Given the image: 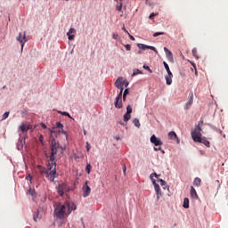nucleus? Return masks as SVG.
Segmentation results:
<instances>
[{
    "label": "nucleus",
    "mask_w": 228,
    "mask_h": 228,
    "mask_svg": "<svg viewBox=\"0 0 228 228\" xmlns=\"http://www.w3.org/2000/svg\"><path fill=\"white\" fill-rule=\"evenodd\" d=\"M39 172L41 175L45 177H50L52 181H54L56 177H58V174H56V162H51L48 164V169L39 166Z\"/></svg>",
    "instance_id": "obj_1"
},
{
    "label": "nucleus",
    "mask_w": 228,
    "mask_h": 228,
    "mask_svg": "<svg viewBox=\"0 0 228 228\" xmlns=\"http://www.w3.org/2000/svg\"><path fill=\"white\" fill-rule=\"evenodd\" d=\"M39 172L41 175L45 177H50L52 181H54L56 177H58V174H56V162H51L48 164V169L39 166Z\"/></svg>",
    "instance_id": "obj_2"
},
{
    "label": "nucleus",
    "mask_w": 228,
    "mask_h": 228,
    "mask_svg": "<svg viewBox=\"0 0 228 228\" xmlns=\"http://www.w3.org/2000/svg\"><path fill=\"white\" fill-rule=\"evenodd\" d=\"M51 155L49 160L51 163H56V155L63 154V147L60 146V142H57L56 140L51 142Z\"/></svg>",
    "instance_id": "obj_3"
},
{
    "label": "nucleus",
    "mask_w": 228,
    "mask_h": 228,
    "mask_svg": "<svg viewBox=\"0 0 228 228\" xmlns=\"http://www.w3.org/2000/svg\"><path fill=\"white\" fill-rule=\"evenodd\" d=\"M55 216L60 220L63 219L65 216H69L70 215V210H69V205L59 204L54 210Z\"/></svg>",
    "instance_id": "obj_4"
},
{
    "label": "nucleus",
    "mask_w": 228,
    "mask_h": 228,
    "mask_svg": "<svg viewBox=\"0 0 228 228\" xmlns=\"http://www.w3.org/2000/svg\"><path fill=\"white\" fill-rule=\"evenodd\" d=\"M200 124H204V121H200L199 125L196 126L195 129L191 133V138L196 143H199L202 138V127L200 126Z\"/></svg>",
    "instance_id": "obj_5"
},
{
    "label": "nucleus",
    "mask_w": 228,
    "mask_h": 228,
    "mask_svg": "<svg viewBox=\"0 0 228 228\" xmlns=\"http://www.w3.org/2000/svg\"><path fill=\"white\" fill-rule=\"evenodd\" d=\"M70 191V187H69V185L67 183H59L57 186V193H59V195L61 197H63V195H65V193Z\"/></svg>",
    "instance_id": "obj_6"
},
{
    "label": "nucleus",
    "mask_w": 228,
    "mask_h": 228,
    "mask_svg": "<svg viewBox=\"0 0 228 228\" xmlns=\"http://www.w3.org/2000/svg\"><path fill=\"white\" fill-rule=\"evenodd\" d=\"M83 190V197H88L90 196V193L92 192V189L90 188V186H88V181H86L85 183V184L82 187Z\"/></svg>",
    "instance_id": "obj_7"
},
{
    "label": "nucleus",
    "mask_w": 228,
    "mask_h": 228,
    "mask_svg": "<svg viewBox=\"0 0 228 228\" xmlns=\"http://www.w3.org/2000/svg\"><path fill=\"white\" fill-rule=\"evenodd\" d=\"M16 40L18 42H20V44L21 45V51H22V49H24V44H26V42H27V40H26V32H24L23 34L20 33L19 37L16 38Z\"/></svg>",
    "instance_id": "obj_8"
},
{
    "label": "nucleus",
    "mask_w": 228,
    "mask_h": 228,
    "mask_svg": "<svg viewBox=\"0 0 228 228\" xmlns=\"http://www.w3.org/2000/svg\"><path fill=\"white\" fill-rule=\"evenodd\" d=\"M115 108L120 110L122 108V92H119L116 98Z\"/></svg>",
    "instance_id": "obj_9"
},
{
    "label": "nucleus",
    "mask_w": 228,
    "mask_h": 228,
    "mask_svg": "<svg viewBox=\"0 0 228 228\" xmlns=\"http://www.w3.org/2000/svg\"><path fill=\"white\" fill-rule=\"evenodd\" d=\"M150 141L151 143H153L155 145V147H159V146L163 145V142H161V140H159L158 137H156L155 134H153L151 137Z\"/></svg>",
    "instance_id": "obj_10"
},
{
    "label": "nucleus",
    "mask_w": 228,
    "mask_h": 228,
    "mask_svg": "<svg viewBox=\"0 0 228 228\" xmlns=\"http://www.w3.org/2000/svg\"><path fill=\"white\" fill-rule=\"evenodd\" d=\"M68 40L72 41L76 37V28H70L67 32Z\"/></svg>",
    "instance_id": "obj_11"
},
{
    "label": "nucleus",
    "mask_w": 228,
    "mask_h": 228,
    "mask_svg": "<svg viewBox=\"0 0 228 228\" xmlns=\"http://www.w3.org/2000/svg\"><path fill=\"white\" fill-rule=\"evenodd\" d=\"M193 104V92L189 94V101L185 103L184 110H190Z\"/></svg>",
    "instance_id": "obj_12"
},
{
    "label": "nucleus",
    "mask_w": 228,
    "mask_h": 228,
    "mask_svg": "<svg viewBox=\"0 0 228 228\" xmlns=\"http://www.w3.org/2000/svg\"><path fill=\"white\" fill-rule=\"evenodd\" d=\"M115 86L118 88L121 92V94L124 93V81H122V78H118L115 82Z\"/></svg>",
    "instance_id": "obj_13"
},
{
    "label": "nucleus",
    "mask_w": 228,
    "mask_h": 228,
    "mask_svg": "<svg viewBox=\"0 0 228 228\" xmlns=\"http://www.w3.org/2000/svg\"><path fill=\"white\" fill-rule=\"evenodd\" d=\"M164 51L166 53L167 58L169 61H174V54L172 53V52H170V50H168V48L164 47Z\"/></svg>",
    "instance_id": "obj_14"
},
{
    "label": "nucleus",
    "mask_w": 228,
    "mask_h": 228,
    "mask_svg": "<svg viewBox=\"0 0 228 228\" xmlns=\"http://www.w3.org/2000/svg\"><path fill=\"white\" fill-rule=\"evenodd\" d=\"M191 199H194V200H197V199H199V194H197V191L193 186H191Z\"/></svg>",
    "instance_id": "obj_15"
},
{
    "label": "nucleus",
    "mask_w": 228,
    "mask_h": 228,
    "mask_svg": "<svg viewBox=\"0 0 228 228\" xmlns=\"http://www.w3.org/2000/svg\"><path fill=\"white\" fill-rule=\"evenodd\" d=\"M65 204L67 206H69V211H70V213H72V211H76L77 209V206L74 204V202H69V201H66Z\"/></svg>",
    "instance_id": "obj_16"
},
{
    "label": "nucleus",
    "mask_w": 228,
    "mask_h": 228,
    "mask_svg": "<svg viewBox=\"0 0 228 228\" xmlns=\"http://www.w3.org/2000/svg\"><path fill=\"white\" fill-rule=\"evenodd\" d=\"M198 143H203L206 147H211V142L206 137H201Z\"/></svg>",
    "instance_id": "obj_17"
},
{
    "label": "nucleus",
    "mask_w": 228,
    "mask_h": 228,
    "mask_svg": "<svg viewBox=\"0 0 228 228\" xmlns=\"http://www.w3.org/2000/svg\"><path fill=\"white\" fill-rule=\"evenodd\" d=\"M154 190L157 193V199L159 200V197H161V188L159 187V184H155L154 185Z\"/></svg>",
    "instance_id": "obj_18"
},
{
    "label": "nucleus",
    "mask_w": 228,
    "mask_h": 228,
    "mask_svg": "<svg viewBox=\"0 0 228 228\" xmlns=\"http://www.w3.org/2000/svg\"><path fill=\"white\" fill-rule=\"evenodd\" d=\"M168 138L169 140H179V138H177V134H175L174 131L168 133Z\"/></svg>",
    "instance_id": "obj_19"
},
{
    "label": "nucleus",
    "mask_w": 228,
    "mask_h": 228,
    "mask_svg": "<svg viewBox=\"0 0 228 228\" xmlns=\"http://www.w3.org/2000/svg\"><path fill=\"white\" fill-rule=\"evenodd\" d=\"M172 77H174V74L166 76V83L167 86L172 85Z\"/></svg>",
    "instance_id": "obj_20"
},
{
    "label": "nucleus",
    "mask_w": 228,
    "mask_h": 228,
    "mask_svg": "<svg viewBox=\"0 0 228 228\" xmlns=\"http://www.w3.org/2000/svg\"><path fill=\"white\" fill-rule=\"evenodd\" d=\"M183 206L185 209H188V208H190V200L188 198L183 199Z\"/></svg>",
    "instance_id": "obj_21"
},
{
    "label": "nucleus",
    "mask_w": 228,
    "mask_h": 228,
    "mask_svg": "<svg viewBox=\"0 0 228 228\" xmlns=\"http://www.w3.org/2000/svg\"><path fill=\"white\" fill-rule=\"evenodd\" d=\"M202 180L200 177H196L193 181V186H200Z\"/></svg>",
    "instance_id": "obj_22"
},
{
    "label": "nucleus",
    "mask_w": 228,
    "mask_h": 228,
    "mask_svg": "<svg viewBox=\"0 0 228 228\" xmlns=\"http://www.w3.org/2000/svg\"><path fill=\"white\" fill-rule=\"evenodd\" d=\"M163 64L167 72V75L172 76V71L170 70V67L168 66V64L166 61H164Z\"/></svg>",
    "instance_id": "obj_23"
},
{
    "label": "nucleus",
    "mask_w": 228,
    "mask_h": 228,
    "mask_svg": "<svg viewBox=\"0 0 228 228\" xmlns=\"http://www.w3.org/2000/svg\"><path fill=\"white\" fill-rule=\"evenodd\" d=\"M42 218V216H40V213L37 211L36 214L33 216V219L35 222H38Z\"/></svg>",
    "instance_id": "obj_24"
},
{
    "label": "nucleus",
    "mask_w": 228,
    "mask_h": 228,
    "mask_svg": "<svg viewBox=\"0 0 228 228\" xmlns=\"http://www.w3.org/2000/svg\"><path fill=\"white\" fill-rule=\"evenodd\" d=\"M137 46L139 49H142V51H145V49H148L149 45H143V44H138Z\"/></svg>",
    "instance_id": "obj_25"
},
{
    "label": "nucleus",
    "mask_w": 228,
    "mask_h": 228,
    "mask_svg": "<svg viewBox=\"0 0 228 228\" xmlns=\"http://www.w3.org/2000/svg\"><path fill=\"white\" fill-rule=\"evenodd\" d=\"M134 126H135V127H140L141 124H140V119L138 118H134L133 121Z\"/></svg>",
    "instance_id": "obj_26"
},
{
    "label": "nucleus",
    "mask_w": 228,
    "mask_h": 228,
    "mask_svg": "<svg viewBox=\"0 0 228 228\" xmlns=\"http://www.w3.org/2000/svg\"><path fill=\"white\" fill-rule=\"evenodd\" d=\"M20 129L22 133H28L26 124L24 123L20 126Z\"/></svg>",
    "instance_id": "obj_27"
},
{
    "label": "nucleus",
    "mask_w": 228,
    "mask_h": 228,
    "mask_svg": "<svg viewBox=\"0 0 228 228\" xmlns=\"http://www.w3.org/2000/svg\"><path fill=\"white\" fill-rule=\"evenodd\" d=\"M131 118V114H128L127 112L124 115V122H128V120Z\"/></svg>",
    "instance_id": "obj_28"
},
{
    "label": "nucleus",
    "mask_w": 228,
    "mask_h": 228,
    "mask_svg": "<svg viewBox=\"0 0 228 228\" xmlns=\"http://www.w3.org/2000/svg\"><path fill=\"white\" fill-rule=\"evenodd\" d=\"M28 193V195H31L32 197H35L37 195V192L33 189H29Z\"/></svg>",
    "instance_id": "obj_29"
},
{
    "label": "nucleus",
    "mask_w": 228,
    "mask_h": 228,
    "mask_svg": "<svg viewBox=\"0 0 228 228\" xmlns=\"http://www.w3.org/2000/svg\"><path fill=\"white\" fill-rule=\"evenodd\" d=\"M116 10H118V12L122 11V2L118 3V4L116 6Z\"/></svg>",
    "instance_id": "obj_30"
},
{
    "label": "nucleus",
    "mask_w": 228,
    "mask_h": 228,
    "mask_svg": "<svg viewBox=\"0 0 228 228\" xmlns=\"http://www.w3.org/2000/svg\"><path fill=\"white\" fill-rule=\"evenodd\" d=\"M216 133H219V134H222L223 131L220 128H216V126H211Z\"/></svg>",
    "instance_id": "obj_31"
},
{
    "label": "nucleus",
    "mask_w": 228,
    "mask_h": 228,
    "mask_svg": "<svg viewBox=\"0 0 228 228\" xmlns=\"http://www.w3.org/2000/svg\"><path fill=\"white\" fill-rule=\"evenodd\" d=\"M126 113H128L129 115L133 113V108H131V105H128L126 107Z\"/></svg>",
    "instance_id": "obj_32"
},
{
    "label": "nucleus",
    "mask_w": 228,
    "mask_h": 228,
    "mask_svg": "<svg viewBox=\"0 0 228 228\" xmlns=\"http://www.w3.org/2000/svg\"><path fill=\"white\" fill-rule=\"evenodd\" d=\"M158 183H160V186H167V182L163 179H159Z\"/></svg>",
    "instance_id": "obj_33"
},
{
    "label": "nucleus",
    "mask_w": 228,
    "mask_h": 228,
    "mask_svg": "<svg viewBox=\"0 0 228 228\" xmlns=\"http://www.w3.org/2000/svg\"><path fill=\"white\" fill-rule=\"evenodd\" d=\"M92 170V165L87 164L86 167V172H87L88 174H90V171Z\"/></svg>",
    "instance_id": "obj_34"
},
{
    "label": "nucleus",
    "mask_w": 228,
    "mask_h": 228,
    "mask_svg": "<svg viewBox=\"0 0 228 228\" xmlns=\"http://www.w3.org/2000/svg\"><path fill=\"white\" fill-rule=\"evenodd\" d=\"M138 74H142V71L140 69H134L132 76H138Z\"/></svg>",
    "instance_id": "obj_35"
},
{
    "label": "nucleus",
    "mask_w": 228,
    "mask_h": 228,
    "mask_svg": "<svg viewBox=\"0 0 228 228\" xmlns=\"http://www.w3.org/2000/svg\"><path fill=\"white\" fill-rule=\"evenodd\" d=\"M158 15H159V13H154V12H152V13H151V15H150V17H149V19H151V20H152V19H154V17H156V16H158Z\"/></svg>",
    "instance_id": "obj_36"
},
{
    "label": "nucleus",
    "mask_w": 228,
    "mask_h": 228,
    "mask_svg": "<svg viewBox=\"0 0 228 228\" xmlns=\"http://www.w3.org/2000/svg\"><path fill=\"white\" fill-rule=\"evenodd\" d=\"M192 54L195 58H197L199 60V56L197 55V48H193L192 49Z\"/></svg>",
    "instance_id": "obj_37"
},
{
    "label": "nucleus",
    "mask_w": 228,
    "mask_h": 228,
    "mask_svg": "<svg viewBox=\"0 0 228 228\" xmlns=\"http://www.w3.org/2000/svg\"><path fill=\"white\" fill-rule=\"evenodd\" d=\"M142 68L145 69V70H149L151 74H152V69H151V68L147 65H143Z\"/></svg>",
    "instance_id": "obj_38"
},
{
    "label": "nucleus",
    "mask_w": 228,
    "mask_h": 228,
    "mask_svg": "<svg viewBox=\"0 0 228 228\" xmlns=\"http://www.w3.org/2000/svg\"><path fill=\"white\" fill-rule=\"evenodd\" d=\"M9 116H10V112H4V114L3 115V119L6 120V118H8Z\"/></svg>",
    "instance_id": "obj_39"
},
{
    "label": "nucleus",
    "mask_w": 228,
    "mask_h": 228,
    "mask_svg": "<svg viewBox=\"0 0 228 228\" xmlns=\"http://www.w3.org/2000/svg\"><path fill=\"white\" fill-rule=\"evenodd\" d=\"M86 151L90 152V149H92V146H90V142H86Z\"/></svg>",
    "instance_id": "obj_40"
},
{
    "label": "nucleus",
    "mask_w": 228,
    "mask_h": 228,
    "mask_svg": "<svg viewBox=\"0 0 228 228\" xmlns=\"http://www.w3.org/2000/svg\"><path fill=\"white\" fill-rule=\"evenodd\" d=\"M150 177H151V183H152L153 186H155V184H158V183H156V179H154V176H152V175H151Z\"/></svg>",
    "instance_id": "obj_41"
},
{
    "label": "nucleus",
    "mask_w": 228,
    "mask_h": 228,
    "mask_svg": "<svg viewBox=\"0 0 228 228\" xmlns=\"http://www.w3.org/2000/svg\"><path fill=\"white\" fill-rule=\"evenodd\" d=\"M59 113H61V115H63L64 117H69L70 118V114H69V112L59 111Z\"/></svg>",
    "instance_id": "obj_42"
},
{
    "label": "nucleus",
    "mask_w": 228,
    "mask_h": 228,
    "mask_svg": "<svg viewBox=\"0 0 228 228\" xmlns=\"http://www.w3.org/2000/svg\"><path fill=\"white\" fill-rule=\"evenodd\" d=\"M159 35H165V32H156L153 34V37H159Z\"/></svg>",
    "instance_id": "obj_43"
},
{
    "label": "nucleus",
    "mask_w": 228,
    "mask_h": 228,
    "mask_svg": "<svg viewBox=\"0 0 228 228\" xmlns=\"http://www.w3.org/2000/svg\"><path fill=\"white\" fill-rule=\"evenodd\" d=\"M148 49H151V51H154L156 53H158V50L154 46L148 45Z\"/></svg>",
    "instance_id": "obj_44"
},
{
    "label": "nucleus",
    "mask_w": 228,
    "mask_h": 228,
    "mask_svg": "<svg viewBox=\"0 0 228 228\" xmlns=\"http://www.w3.org/2000/svg\"><path fill=\"white\" fill-rule=\"evenodd\" d=\"M56 126H57L59 129H63V125L61 124L60 122H57V123H56Z\"/></svg>",
    "instance_id": "obj_45"
},
{
    "label": "nucleus",
    "mask_w": 228,
    "mask_h": 228,
    "mask_svg": "<svg viewBox=\"0 0 228 228\" xmlns=\"http://www.w3.org/2000/svg\"><path fill=\"white\" fill-rule=\"evenodd\" d=\"M151 175H152V177H156V179H159V175H158L156 173H153Z\"/></svg>",
    "instance_id": "obj_46"
},
{
    "label": "nucleus",
    "mask_w": 228,
    "mask_h": 228,
    "mask_svg": "<svg viewBox=\"0 0 228 228\" xmlns=\"http://www.w3.org/2000/svg\"><path fill=\"white\" fill-rule=\"evenodd\" d=\"M126 51H131V45H125Z\"/></svg>",
    "instance_id": "obj_47"
},
{
    "label": "nucleus",
    "mask_w": 228,
    "mask_h": 228,
    "mask_svg": "<svg viewBox=\"0 0 228 228\" xmlns=\"http://www.w3.org/2000/svg\"><path fill=\"white\" fill-rule=\"evenodd\" d=\"M39 142L44 144V135L39 136Z\"/></svg>",
    "instance_id": "obj_48"
},
{
    "label": "nucleus",
    "mask_w": 228,
    "mask_h": 228,
    "mask_svg": "<svg viewBox=\"0 0 228 228\" xmlns=\"http://www.w3.org/2000/svg\"><path fill=\"white\" fill-rule=\"evenodd\" d=\"M27 181H30L31 183V179H33V176L31 175H28L27 177H26Z\"/></svg>",
    "instance_id": "obj_49"
},
{
    "label": "nucleus",
    "mask_w": 228,
    "mask_h": 228,
    "mask_svg": "<svg viewBox=\"0 0 228 228\" xmlns=\"http://www.w3.org/2000/svg\"><path fill=\"white\" fill-rule=\"evenodd\" d=\"M129 94V89H125L123 95H126Z\"/></svg>",
    "instance_id": "obj_50"
},
{
    "label": "nucleus",
    "mask_w": 228,
    "mask_h": 228,
    "mask_svg": "<svg viewBox=\"0 0 228 228\" xmlns=\"http://www.w3.org/2000/svg\"><path fill=\"white\" fill-rule=\"evenodd\" d=\"M112 38H114V40H117V38H118V34H113Z\"/></svg>",
    "instance_id": "obj_51"
},
{
    "label": "nucleus",
    "mask_w": 228,
    "mask_h": 228,
    "mask_svg": "<svg viewBox=\"0 0 228 228\" xmlns=\"http://www.w3.org/2000/svg\"><path fill=\"white\" fill-rule=\"evenodd\" d=\"M41 126L43 127V129H47V126L44 123H41Z\"/></svg>",
    "instance_id": "obj_52"
},
{
    "label": "nucleus",
    "mask_w": 228,
    "mask_h": 228,
    "mask_svg": "<svg viewBox=\"0 0 228 228\" xmlns=\"http://www.w3.org/2000/svg\"><path fill=\"white\" fill-rule=\"evenodd\" d=\"M123 31H125V33H126L127 35H129V31H127V29H126V27H123Z\"/></svg>",
    "instance_id": "obj_53"
},
{
    "label": "nucleus",
    "mask_w": 228,
    "mask_h": 228,
    "mask_svg": "<svg viewBox=\"0 0 228 228\" xmlns=\"http://www.w3.org/2000/svg\"><path fill=\"white\" fill-rule=\"evenodd\" d=\"M128 37H130V39H132L133 41H134V37L131 36V34H128Z\"/></svg>",
    "instance_id": "obj_54"
},
{
    "label": "nucleus",
    "mask_w": 228,
    "mask_h": 228,
    "mask_svg": "<svg viewBox=\"0 0 228 228\" xmlns=\"http://www.w3.org/2000/svg\"><path fill=\"white\" fill-rule=\"evenodd\" d=\"M31 127H32L31 125H28L27 126V131H29V129H31Z\"/></svg>",
    "instance_id": "obj_55"
},
{
    "label": "nucleus",
    "mask_w": 228,
    "mask_h": 228,
    "mask_svg": "<svg viewBox=\"0 0 228 228\" xmlns=\"http://www.w3.org/2000/svg\"><path fill=\"white\" fill-rule=\"evenodd\" d=\"M126 165L123 166V172L124 174L126 175Z\"/></svg>",
    "instance_id": "obj_56"
},
{
    "label": "nucleus",
    "mask_w": 228,
    "mask_h": 228,
    "mask_svg": "<svg viewBox=\"0 0 228 228\" xmlns=\"http://www.w3.org/2000/svg\"><path fill=\"white\" fill-rule=\"evenodd\" d=\"M126 97H127L126 95H124V94H123V101H124V102H126Z\"/></svg>",
    "instance_id": "obj_57"
},
{
    "label": "nucleus",
    "mask_w": 228,
    "mask_h": 228,
    "mask_svg": "<svg viewBox=\"0 0 228 228\" xmlns=\"http://www.w3.org/2000/svg\"><path fill=\"white\" fill-rule=\"evenodd\" d=\"M154 151H161V147H159V148H154Z\"/></svg>",
    "instance_id": "obj_58"
},
{
    "label": "nucleus",
    "mask_w": 228,
    "mask_h": 228,
    "mask_svg": "<svg viewBox=\"0 0 228 228\" xmlns=\"http://www.w3.org/2000/svg\"><path fill=\"white\" fill-rule=\"evenodd\" d=\"M62 134H67V132L65 130H61Z\"/></svg>",
    "instance_id": "obj_59"
},
{
    "label": "nucleus",
    "mask_w": 228,
    "mask_h": 228,
    "mask_svg": "<svg viewBox=\"0 0 228 228\" xmlns=\"http://www.w3.org/2000/svg\"><path fill=\"white\" fill-rule=\"evenodd\" d=\"M192 66L195 69V70H197V67H195V63H192Z\"/></svg>",
    "instance_id": "obj_60"
},
{
    "label": "nucleus",
    "mask_w": 228,
    "mask_h": 228,
    "mask_svg": "<svg viewBox=\"0 0 228 228\" xmlns=\"http://www.w3.org/2000/svg\"><path fill=\"white\" fill-rule=\"evenodd\" d=\"M160 151H161L162 154H165V151H163V150H160Z\"/></svg>",
    "instance_id": "obj_61"
},
{
    "label": "nucleus",
    "mask_w": 228,
    "mask_h": 228,
    "mask_svg": "<svg viewBox=\"0 0 228 228\" xmlns=\"http://www.w3.org/2000/svg\"><path fill=\"white\" fill-rule=\"evenodd\" d=\"M138 54H142V51H139V52H138Z\"/></svg>",
    "instance_id": "obj_62"
},
{
    "label": "nucleus",
    "mask_w": 228,
    "mask_h": 228,
    "mask_svg": "<svg viewBox=\"0 0 228 228\" xmlns=\"http://www.w3.org/2000/svg\"><path fill=\"white\" fill-rule=\"evenodd\" d=\"M3 88H6V86H4Z\"/></svg>",
    "instance_id": "obj_63"
}]
</instances>
